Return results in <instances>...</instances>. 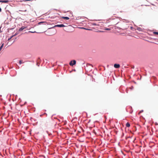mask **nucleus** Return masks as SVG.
<instances>
[{
    "label": "nucleus",
    "instance_id": "5701e85b",
    "mask_svg": "<svg viewBox=\"0 0 158 158\" xmlns=\"http://www.w3.org/2000/svg\"><path fill=\"white\" fill-rule=\"evenodd\" d=\"M100 32H103V31H101Z\"/></svg>",
    "mask_w": 158,
    "mask_h": 158
},
{
    "label": "nucleus",
    "instance_id": "4be33fe9",
    "mask_svg": "<svg viewBox=\"0 0 158 158\" xmlns=\"http://www.w3.org/2000/svg\"><path fill=\"white\" fill-rule=\"evenodd\" d=\"M19 11H22V10H19Z\"/></svg>",
    "mask_w": 158,
    "mask_h": 158
},
{
    "label": "nucleus",
    "instance_id": "7ed1b4c3",
    "mask_svg": "<svg viewBox=\"0 0 158 158\" xmlns=\"http://www.w3.org/2000/svg\"><path fill=\"white\" fill-rule=\"evenodd\" d=\"M114 67L116 68H119L120 67V65L118 64H114Z\"/></svg>",
    "mask_w": 158,
    "mask_h": 158
},
{
    "label": "nucleus",
    "instance_id": "0eeeda50",
    "mask_svg": "<svg viewBox=\"0 0 158 158\" xmlns=\"http://www.w3.org/2000/svg\"><path fill=\"white\" fill-rule=\"evenodd\" d=\"M137 30L139 31H142V29L139 27H137Z\"/></svg>",
    "mask_w": 158,
    "mask_h": 158
},
{
    "label": "nucleus",
    "instance_id": "aec40b11",
    "mask_svg": "<svg viewBox=\"0 0 158 158\" xmlns=\"http://www.w3.org/2000/svg\"><path fill=\"white\" fill-rule=\"evenodd\" d=\"M93 25H95V23H93Z\"/></svg>",
    "mask_w": 158,
    "mask_h": 158
},
{
    "label": "nucleus",
    "instance_id": "9d476101",
    "mask_svg": "<svg viewBox=\"0 0 158 158\" xmlns=\"http://www.w3.org/2000/svg\"><path fill=\"white\" fill-rule=\"evenodd\" d=\"M153 33L155 35H158V32L154 31Z\"/></svg>",
    "mask_w": 158,
    "mask_h": 158
},
{
    "label": "nucleus",
    "instance_id": "20e7f679",
    "mask_svg": "<svg viewBox=\"0 0 158 158\" xmlns=\"http://www.w3.org/2000/svg\"><path fill=\"white\" fill-rule=\"evenodd\" d=\"M42 23H44V24L45 25L47 24V22H41L38 23L39 24H40Z\"/></svg>",
    "mask_w": 158,
    "mask_h": 158
},
{
    "label": "nucleus",
    "instance_id": "9b49d317",
    "mask_svg": "<svg viewBox=\"0 0 158 158\" xmlns=\"http://www.w3.org/2000/svg\"><path fill=\"white\" fill-rule=\"evenodd\" d=\"M3 44H2V45H1V46L0 47V51L1 50V49H2V48L3 47Z\"/></svg>",
    "mask_w": 158,
    "mask_h": 158
},
{
    "label": "nucleus",
    "instance_id": "2eb2a0df",
    "mask_svg": "<svg viewBox=\"0 0 158 158\" xmlns=\"http://www.w3.org/2000/svg\"><path fill=\"white\" fill-rule=\"evenodd\" d=\"M106 30H110V28H106L105 29Z\"/></svg>",
    "mask_w": 158,
    "mask_h": 158
},
{
    "label": "nucleus",
    "instance_id": "412c9836",
    "mask_svg": "<svg viewBox=\"0 0 158 158\" xmlns=\"http://www.w3.org/2000/svg\"><path fill=\"white\" fill-rule=\"evenodd\" d=\"M23 11H26L27 10H24Z\"/></svg>",
    "mask_w": 158,
    "mask_h": 158
},
{
    "label": "nucleus",
    "instance_id": "6e6552de",
    "mask_svg": "<svg viewBox=\"0 0 158 158\" xmlns=\"http://www.w3.org/2000/svg\"><path fill=\"white\" fill-rule=\"evenodd\" d=\"M8 2V1L6 0H0V2H3V3H7Z\"/></svg>",
    "mask_w": 158,
    "mask_h": 158
},
{
    "label": "nucleus",
    "instance_id": "f8f14e48",
    "mask_svg": "<svg viewBox=\"0 0 158 158\" xmlns=\"http://www.w3.org/2000/svg\"><path fill=\"white\" fill-rule=\"evenodd\" d=\"M13 37V36H11L10 38L8 39V40H10Z\"/></svg>",
    "mask_w": 158,
    "mask_h": 158
},
{
    "label": "nucleus",
    "instance_id": "423d86ee",
    "mask_svg": "<svg viewBox=\"0 0 158 158\" xmlns=\"http://www.w3.org/2000/svg\"><path fill=\"white\" fill-rule=\"evenodd\" d=\"M62 18L66 20H69V18L67 17H63Z\"/></svg>",
    "mask_w": 158,
    "mask_h": 158
},
{
    "label": "nucleus",
    "instance_id": "ddd939ff",
    "mask_svg": "<svg viewBox=\"0 0 158 158\" xmlns=\"http://www.w3.org/2000/svg\"><path fill=\"white\" fill-rule=\"evenodd\" d=\"M81 28L83 29H86V30H90V29H86V28H84L83 27H81Z\"/></svg>",
    "mask_w": 158,
    "mask_h": 158
},
{
    "label": "nucleus",
    "instance_id": "4468645a",
    "mask_svg": "<svg viewBox=\"0 0 158 158\" xmlns=\"http://www.w3.org/2000/svg\"><path fill=\"white\" fill-rule=\"evenodd\" d=\"M19 62L20 64H21L22 63L21 60H19Z\"/></svg>",
    "mask_w": 158,
    "mask_h": 158
},
{
    "label": "nucleus",
    "instance_id": "39448f33",
    "mask_svg": "<svg viewBox=\"0 0 158 158\" xmlns=\"http://www.w3.org/2000/svg\"><path fill=\"white\" fill-rule=\"evenodd\" d=\"M26 28V27L23 26L22 27H21L19 30V31H23L24 29H25Z\"/></svg>",
    "mask_w": 158,
    "mask_h": 158
},
{
    "label": "nucleus",
    "instance_id": "f257e3e1",
    "mask_svg": "<svg viewBox=\"0 0 158 158\" xmlns=\"http://www.w3.org/2000/svg\"><path fill=\"white\" fill-rule=\"evenodd\" d=\"M76 63V61L75 60H74L72 61H71L70 63L69 64L71 66H73V65H75Z\"/></svg>",
    "mask_w": 158,
    "mask_h": 158
},
{
    "label": "nucleus",
    "instance_id": "a211bd4d",
    "mask_svg": "<svg viewBox=\"0 0 158 158\" xmlns=\"http://www.w3.org/2000/svg\"><path fill=\"white\" fill-rule=\"evenodd\" d=\"M143 110H142L140 111V112L139 113H141V112H143Z\"/></svg>",
    "mask_w": 158,
    "mask_h": 158
},
{
    "label": "nucleus",
    "instance_id": "f03ea898",
    "mask_svg": "<svg viewBox=\"0 0 158 158\" xmlns=\"http://www.w3.org/2000/svg\"><path fill=\"white\" fill-rule=\"evenodd\" d=\"M65 27V26L63 24H60V25H57L55 26V27Z\"/></svg>",
    "mask_w": 158,
    "mask_h": 158
},
{
    "label": "nucleus",
    "instance_id": "f3484780",
    "mask_svg": "<svg viewBox=\"0 0 158 158\" xmlns=\"http://www.w3.org/2000/svg\"><path fill=\"white\" fill-rule=\"evenodd\" d=\"M28 32H31V33H34L35 32H32V31H29Z\"/></svg>",
    "mask_w": 158,
    "mask_h": 158
},
{
    "label": "nucleus",
    "instance_id": "1a4fd4ad",
    "mask_svg": "<svg viewBox=\"0 0 158 158\" xmlns=\"http://www.w3.org/2000/svg\"><path fill=\"white\" fill-rule=\"evenodd\" d=\"M126 127H130V124L129 123H127L126 124Z\"/></svg>",
    "mask_w": 158,
    "mask_h": 158
},
{
    "label": "nucleus",
    "instance_id": "6ab92c4d",
    "mask_svg": "<svg viewBox=\"0 0 158 158\" xmlns=\"http://www.w3.org/2000/svg\"><path fill=\"white\" fill-rule=\"evenodd\" d=\"M1 10H2V9H1V8H0V12H1Z\"/></svg>",
    "mask_w": 158,
    "mask_h": 158
},
{
    "label": "nucleus",
    "instance_id": "dca6fc26",
    "mask_svg": "<svg viewBox=\"0 0 158 158\" xmlns=\"http://www.w3.org/2000/svg\"><path fill=\"white\" fill-rule=\"evenodd\" d=\"M18 33H16L15 35H13L12 36H13L16 35H17Z\"/></svg>",
    "mask_w": 158,
    "mask_h": 158
}]
</instances>
